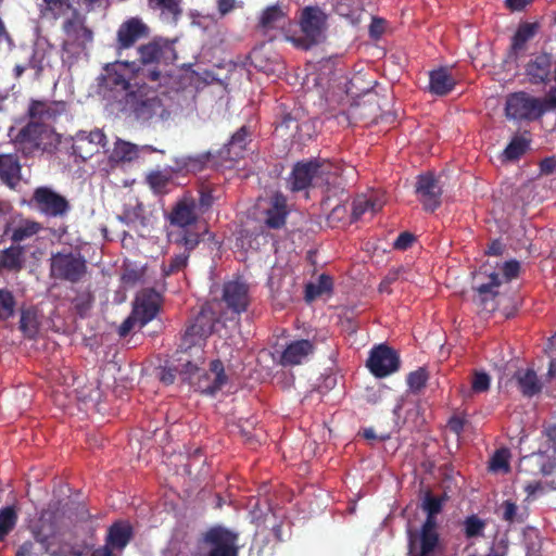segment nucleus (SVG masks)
I'll list each match as a JSON object with an SVG mask.
<instances>
[{
  "label": "nucleus",
  "mask_w": 556,
  "mask_h": 556,
  "mask_svg": "<svg viewBox=\"0 0 556 556\" xmlns=\"http://www.w3.org/2000/svg\"><path fill=\"white\" fill-rule=\"evenodd\" d=\"M66 520H72L67 510L59 503L50 504L38 518L30 521L31 538L20 545L16 556H83L87 549L85 542L71 544L60 540Z\"/></svg>",
  "instance_id": "nucleus-1"
},
{
  "label": "nucleus",
  "mask_w": 556,
  "mask_h": 556,
  "mask_svg": "<svg viewBox=\"0 0 556 556\" xmlns=\"http://www.w3.org/2000/svg\"><path fill=\"white\" fill-rule=\"evenodd\" d=\"M181 362L180 375L197 389L206 394H215L226 383L227 377L224 374V367L219 361L211 363L210 370L203 371L200 367L204 363L203 350L197 348L194 353L181 352L179 356Z\"/></svg>",
  "instance_id": "nucleus-2"
},
{
  "label": "nucleus",
  "mask_w": 556,
  "mask_h": 556,
  "mask_svg": "<svg viewBox=\"0 0 556 556\" xmlns=\"http://www.w3.org/2000/svg\"><path fill=\"white\" fill-rule=\"evenodd\" d=\"M140 67L136 62L116 61L109 63L103 67L99 77L100 92L103 97L117 99L124 94L125 98L130 91H135L140 86L138 79Z\"/></svg>",
  "instance_id": "nucleus-3"
},
{
  "label": "nucleus",
  "mask_w": 556,
  "mask_h": 556,
  "mask_svg": "<svg viewBox=\"0 0 556 556\" xmlns=\"http://www.w3.org/2000/svg\"><path fill=\"white\" fill-rule=\"evenodd\" d=\"M126 106L141 123L157 124L169 117V111L156 91L146 85H140L126 97Z\"/></svg>",
  "instance_id": "nucleus-4"
},
{
  "label": "nucleus",
  "mask_w": 556,
  "mask_h": 556,
  "mask_svg": "<svg viewBox=\"0 0 556 556\" xmlns=\"http://www.w3.org/2000/svg\"><path fill=\"white\" fill-rule=\"evenodd\" d=\"M339 172V166L328 161L298 163L289 178V185L292 191L304 190L308 187H323L334 184Z\"/></svg>",
  "instance_id": "nucleus-5"
},
{
  "label": "nucleus",
  "mask_w": 556,
  "mask_h": 556,
  "mask_svg": "<svg viewBox=\"0 0 556 556\" xmlns=\"http://www.w3.org/2000/svg\"><path fill=\"white\" fill-rule=\"evenodd\" d=\"M519 271V263L516 261L506 262L501 267V273L490 271L484 265L473 277V288L478 292V300L486 311H494L496 305L494 298L497 295V288L503 281L515 278Z\"/></svg>",
  "instance_id": "nucleus-6"
},
{
  "label": "nucleus",
  "mask_w": 556,
  "mask_h": 556,
  "mask_svg": "<svg viewBox=\"0 0 556 556\" xmlns=\"http://www.w3.org/2000/svg\"><path fill=\"white\" fill-rule=\"evenodd\" d=\"M62 25V50L66 58H78L92 42V31L85 25V18L75 10L64 16Z\"/></svg>",
  "instance_id": "nucleus-7"
},
{
  "label": "nucleus",
  "mask_w": 556,
  "mask_h": 556,
  "mask_svg": "<svg viewBox=\"0 0 556 556\" xmlns=\"http://www.w3.org/2000/svg\"><path fill=\"white\" fill-rule=\"evenodd\" d=\"M326 14L317 7H306L301 12L300 26L303 35L285 34V40L299 49L306 50L318 42L325 29Z\"/></svg>",
  "instance_id": "nucleus-8"
},
{
  "label": "nucleus",
  "mask_w": 556,
  "mask_h": 556,
  "mask_svg": "<svg viewBox=\"0 0 556 556\" xmlns=\"http://www.w3.org/2000/svg\"><path fill=\"white\" fill-rule=\"evenodd\" d=\"M161 306V295L154 290L139 292L134 302L131 315L119 327V334L127 336L134 328H142L154 319Z\"/></svg>",
  "instance_id": "nucleus-9"
},
{
  "label": "nucleus",
  "mask_w": 556,
  "mask_h": 556,
  "mask_svg": "<svg viewBox=\"0 0 556 556\" xmlns=\"http://www.w3.org/2000/svg\"><path fill=\"white\" fill-rule=\"evenodd\" d=\"M555 102L553 89L548 100H541L526 92H516L506 100V116L510 119H534L552 109Z\"/></svg>",
  "instance_id": "nucleus-10"
},
{
  "label": "nucleus",
  "mask_w": 556,
  "mask_h": 556,
  "mask_svg": "<svg viewBox=\"0 0 556 556\" xmlns=\"http://www.w3.org/2000/svg\"><path fill=\"white\" fill-rule=\"evenodd\" d=\"M217 313L215 312V304H205L194 321L187 328L181 346L190 353H194L197 348L202 349V341L207 338L214 329V325L217 320Z\"/></svg>",
  "instance_id": "nucleus-11"
},
{
  "label": "nucleus",
  "mask_w": 556,
  "mask_h": 556,
  "mask_svg": "<svg viewBox=\"0 0 556 556\" xmlns=\"http://www.w3.org/2000/svg\"><path fill=\"white\" fill-rule=\"evenodd\" d=\"M50 271L55 279L78 282L86 275L87 264L78 252H59L51 256Z\"/></svg>",
  "instance_id": "nucleus-12"
},
{
  "label": "nucleus",
  "mask_w": 556,
  "mask_h": 556,
  "mask_svg": "<svg viewBox=\"0 0 556 556\" xmlns=\"http://www.w3.org/2000/svg\"><path fill=\"white\" fill-rule=\"evenodd\" d=\"M204 556H237V535L223 528L210 530L204 539Z\"/></svg>",
  "instance_id": "nucleus-13"
},
{
  "label": "nucleus",
  "mask_w": 556,
  "mask_h": 556,
  "mask_svg": "<svg viewBox=\"0 0 556 556\" xmlns=\"http://www.w3.org/2000/svg\"><path fill=\"white\" fill-rule=\"evenodd\" d=\"M33 200L37 210L50 217H62L70 211L68 201L47 187L37 188Z\"/></svg>",
  "instance_id": "nucleus-14"
},
{
  "label": "nucleus",
  "mask_w": 556,
  "mask_h": 556,
  "mask_svg": "<svg viewBox=\"0 0 556 556\" xmlns=\"http://www.w3.org/2000/svg\"><path fill=\"white\" fill-rule=\"evenodd\" d=\"M400 361L396 353L386 345L372 349L367 367L378 378L387 377L399 369Z\"/></svg>",
  "instance_id": "nucleus-15"
},
{
  "label": "nucleus",
  "mask_w": 556,
  "mask_h": 556,
  "mask_svg": "<svg viewBox=\"0 0 556 556\" xmlns=\"http://www.w3.org/2000/svg\"><path fill=\"white\" fill-rule=\"evenodd\" d=\"M415 192L425 210L434 211L440 205L442 188L432 173H425L417 177Z\"/></svg>",
  "instance_id": "nucleus-16"
},
{
  "label": "nucleus",
  "mask_w": 556,
  "mask_h": 556,
  "mask_svg": "<svg viewBox=\"0 0 556 556\" xmlns=\"http://www.w3.org/2000/svg\"><path fill=\"white\" fill-rule=\"evenodd\" d=\"M106 144V137L100 129L80 130L74 138V152L83 160H88L99 153Z\"/></svg>",
  "instance_id": "nucleus-17"
},
{
  "label": "nucleus",
  "mask_w": 556,
  "mask_h": 556,
  "mask_svg": "<svg viewBox=\"0 0 556 556\" xmlns=\"http://www.w3.org/2000/svg\"><path fill=\"white\" fill-rule=\"evenodd\" d=\"M422 508L427 511L428 517L420 533H415L414 535H419L424 540L425 548L428 549L433 543L439 541L435 515L442 508V500L428 494L422 502Z\"/></svg>",
  "instance_id": "nucleus-18"
},
{
  "label": "nucleus",
  "mask_w": 556,
  "mask_h": 556,
  "mask_svg": "<svg viewBox=\"0 0 556 556\" xmlns=\"http://www.w3.org/2000/svg\"><path fill=\"white\" fill-rule=\"evenodd\" d=\"M290 24L287 9L274 3L265 7L257 16V27L264 33L269 34L273 30H282Z\"/></svg>",
  "instance_id": "nucleus-19"
},
{
  "label": "nucleus",
  "mask_w": 556,
  "mask_h": 556,
  "mask_svg": "<svg viewBox=\"0 0 556 556\" xmlns=\"http://www.w3.org/2000/svg\"><path fill=\"white\" fill-rule=\"evenodd\" d=\"M223 300L236 313L245 311L250 300L247 283L240 279L227 281L224 285Z\"/></svg>",
  "instance_id": "nucleus-20"
},
{
  "label": "nucleus",
  "mask_w": 556,
  "mask_h": 556,
  "mask_svg": "<svg viewBox=\"0 0 556 556\" xmlns=\"http://www.w3.org/2000/svg\"><path fill=\"white\" fill-rule=\"evenodd\" d=\"M526 76L531 84H545L553 77V55L541 53L526 65Z\"/></svg>",
  "instance_id": "nucleus-21"
},
{
  "label": "nucleus",
  "mask_w": 556,
  "mask_h": 556,
  "mask_svg": "<svg viewBox=\"0 0 556 556\" xmlns=\"http://www.w3.org/2000/svg\"><path fill=\"white\" fill-rule=\"evenodd\" d=\"M148 33L147 25L137 17L124 22L117 30L118 49H128Z\"/></svg>",
  "instance_id": "nucleus-22"
},
{
  "label": "nucleus",
  "mask_w": 556,
  "mask_h": 556,
  "mask_svg": "<svg viewBox=\"0 0 556 556\" xmlns=\"http://www.w3.org/2000/svg\"><path fill=\"white\" fill-rule=\"evenodd\" d=\"M156 149L151 146H137L131 142L117 139L114 143V148L110 154V162L112 163H124L132 162L138 159L141 154L148 152H155Z\"/></svg>",
  "instance_id": "nucleus-23"
},
{
  "label": "nucleus",
  "mask_w": 556,
  "mask_h": 556,
  "mask_svg": "<svg viewBox=\"0 0 556 556\" xmlns=\"http://www.w3.org/2000/svg\"><path fill=\"white\" fill-rule=\"evenodd\" d=\"M138 53L142 63H153L161 59H175L172 42L165 39L154 40L148 45L141 46Z\"/></svg>",
  "instance_id": "nucleus-24"
},
{
  "label": "nucleus",
  "mask_w": 556,
  "mask_h": 556,
  "mask_svg": "<svg viewBox=\"0 0 556 556\" xmlns=\"http://www.w3.org/2000/svg\"><path fill=\"white\" fill-rule=\"evenodd\" d=\"M314 345L308 340H296L291 342L281 355L283 365H298L303 363L313 353Z\"/></svg>",
  "instance_id": "nucleus-25"
},
{
  "label": "nucleus",
  "mask_w": 556,
  "mask_h": 556,
  "mask_svg": "<svg viewBox=\"0 0 556 556\" xmlns=\"http://www.w3.org/2000/svg\"><path fill=\"white\" fill-rule=\"evenodd\" d=\"M343 92L351 97L352 99L358 98L363 94H367L372 89V81L365 84L364 79L359 75H355L352 79L348 80V78L343 76L336 77L333 80L331 88H341Z\"/></svg>",
  "instance_id": "nucleus-26"
},
{
  "label": "nucleus",
  "mask_w": 556,
  "mask_h": 556,
  "mask_svg": "<svg viewBox=\"0 0 556 556\" xmlns=\"http://www.w3.org/2000/svg\"><path fill=\"white\" fill-rule=\"evenodd\" d=\"M170 222L179 228L192 225L195 222L194 201L188 198L179 201L170 214Z\"/></svg>",
  "instance_id": "nucleus-27"
},
{
  "label": "nucleus",
  "mask_w": 556,
  "mask_h": 556,
  "mask_svg": "<svg viewBox=\"0 0 556 556\" xmlns=\"http://www.w3.org/2000/svg\"><path fill=\"white\" fill-rule=\"evenodd\" d=\"M131 539V527L128 522L118 521L110 527L106 544L110 549L122 551Z\"/></svg>",
  "instance_id": "nucleus-28"
},
{
  "label": "nucleus",
  "mask_w": 556,
  "mask_h": 556,
  "mask_svg": "<svg viewBox=\"0 0 556 556\" xmlns=\"http://www.w3.org/2000/svg\"><path fill=\"white\" fill-rule=\"evenodd\" d=\"M383 204L384 202L377 193L358 195L353 202L352 218L357 220L366 213L374 215L382 208Z\"/></svg>",
  "instance_id": "nucleus-29"
},
{
  "label": "nucleus",
  "mask_w": 556,
  "mask_h": 556,
  "mask_svg": "<svg viewBox=\"0 0 556 556\" xmlns=\"http://www.w3.org/2000/svg\"><path fill=\"white\" fill-rule=\"evenodd\" d=\"M0 178L11 188L18 184L21 179V165L16 155H0Z\"/></svg>",
  "instance_id": "nucleus-30"
},
{
  "label": "nucleus",
  "mask_w": 556,
  "mask_h": 556,
  "mask_svg": "<svg viewBox=\"0 0 556 556\" xmlns=\"http://www.w3.org/2000/svg\"><path fill=\"white\" fill-rule=\"evenodd\" d=\"M37 7L40 16L46 20H58L72 10L70 0H37Z\"/></svg>",
  "instance_id": "nucleus-31"
},
{
  "label": "nucleus",
  "mask_w": 556,
  "mask_h": 556,
  "mask_svg": "<svg viewBox=\"0 0 556 556\" xmlns=\"http://www.w3.org/2000/svg\"><path fill=\"white\" fill-rule=\"evenodd\" d=\"M456 80L447 68H438L430 73V91L437 96L448 93L455 86Z\"/></svg>",
  "instance_id": "nucleus-32"
},
{
  "label": "nucleus",
  "mask_w": 556,
  "mask_h": 556,
  "mask_svg": "<svg viewBox=\"0 0 556 556\" xmlns=\"http://www.w3.org/2000/svg\"><path fill=\"white\" fill-rule=\"evenodd\" d=\"M266 224L270 228H279L285 224L287 216L286 199L282 194H275L270 207L266 210Z\"/></svg>",
  "instance_id": "nucleus-33"
},
{
  "label": "nucleus",
  "mask_w": 556,
  "mask_h": 556,
  "mask_svg": "<svg viewBox=\"0 0 556 556\" xmlns=\"http://www.w3.org/2000/svg\"><path fill=\"white\" fill-rule=\"evenodd\" d=\"M547 435L551 438V445L545 452H539L530 457H525L523 459L535 463L541 467V472L543 476H548L554 471L555 463L554 458L556 455V443L552 438L551 430H548Z\"/></svg>",
  "instance_id": "nucleus-34"
},
{
  "label": "nucleus",
  "mask_w": 556,
  "mask_h": 556,
  "mask_svg": "<svg viewBox=\"0 0 556 556\" xmlns=\"http://www.w3.org/2000/svg\"><path fill=\"white\" fill-rule=\"evenodd\" d=\"M536 31V25L531 23L521 24L511 42V54L517 55L518 53L526 50L527 42L533 38Z\"/></svg>",
  "instance_id": "nucleus-35"
},
{
  "label": "nucleus",
  "mask_w": 556,
  "mask_h": 556,
  "mask_svg": "<svg viewBox=\"0 0 556 556\" xmlns=\"http://www.w3.org/2000/svg\"><path fill=\"white\" fill-rule=\"evenodd\" d=\"M518 386L525 395H533L540 391L541 386L533 370H518L516 374Z\"/></svg>",
  "instance_id": "nucleus-36"
},
{
  "label": "nucleus",
  "mask_w": 556,
  "mask_h": 556,
  "mask_svg": "<svg viewBox=\"0 0 556 556\" xmlns=\"http://www.w3.org/2000/svg\"><path fill=\"white\" fill-rule=\"evenodd\" d=\"M247 144V129L242 127L230 139L225 153V156L230 160H237L243 156V151Z\"/></svg>",
  "instance_id": "nucleus-37"
},
{
  "label": "nucleus",
  "mask_w": 556,
  "mask_h": 556,
  "mask_svg": "<svg viewBox=\"0 0 556 556\" xmlns=\"http://www.w3.org/2000/svg\"><path fill=\"white\" fill-rule=\"evenodd\" d=\"M153 9L161 10L163 18L175 22L180 14V0H150Z\"/></svg>",
  "instance_id": "nucleus-38"
},
{
  "label": "nucleus",
  "mask_w": 556,
  "mask_h": 556,
  "mask_svg": "<svg viewBox=\"0 0 556 556\" xmlns=\"http://www.w3.org/2000/svg\"><path fill=\"white\" fill-rule=\"evenodd\" d=\"M529 148V139L525 136H515L504 150V157L508 161L519 159Z\"/></svg>",
  "instance_id": "nucleus-39"
},
{
  "label": "nucleus",
  "mask_w": 556,
  "mask_h": 556,
  "mask_svg": "<svg viewBox=\"0 0 556 556\" xmlns=\"http://www.w3.org/2000/svg\"><path fill=\"white\" fill-rule=\"evenodd\" d=\"M332 280L329 276L320 275L316 282L306 286V299L313 301L317 296L328 293L331 290Z\"/></svg>",
  "instance_id": "nucleus-40"
},
{
  "label": "nucleus",
  "mask_w": 556,
  "mask_h": 556,
  "mask_svg": "<svg viewBox=\"0 0 556 556\" xmlns=\"http://www.w3.org/2000/svg\"><path fill=\"white\" fill-rule=\"evenodd\" d=\"M509 451L507 448H500L491 457L489 469L494 473H507L509 471Z\"/></svg>",
  "instance_id": "nucleus-41"
},
{
  "label": "nucleus",
  "mask_w": 556,
  "mask_h": 556,
  "mask_svg": "<svg viewBox=\"0 0 556 556\" xmlns=\"http://www.w3.org/2000/svg\"><path fill=\"white\" fill-rule=\"evenodd\" d=\"M169 238L172 241L184 245L187 251L194 249L200 241L199 233L190 231L186 227L179 228L177 232L169 233Z\"/></svg>",
  "instance_id": "nucleus-42"
},
{
  "label": "nucleus",
  "mask_w": 556,
  "mask_h": 556,
  "mask_svg": "<svg viewBox=\"0 0 556 556\" xmlns=\"http://www.w3.org/2000/svg\"><path fill=\"white\" fill-rule=\"evenodd\" d=\"M41 229L40 224L25 219L22 220L12 232V239L14 241H23L35 236Z\"/></svg>",
  "instance_id": "nucleus-43"
},
{
  "label": "nucleus",
  "mask_w": 556,
  "mask_h": 556,
  "mask_svg": "<svg viewBox=\"0 0 556 556\" xmlns=\"http://www.w3.org/2000/svg\"><path fill=\"white\" fill-rule=\"evenodd\" d=\"M490 384L491 377L484 371L477 370L473 372L471 387L468 391L464 392V396H471L473 394L486 392Z\"/></svg>",
  "instance_id": "nucleus-44"
},
{
  "label": "nucleus",
  "mask_w": 556,
  "mask_h": 556,
  "mask_svg": "<svg viewBox=\"0 0 556 556\" xmlns=\"http://www.w3.org/2000/svg\"><path fill=\"white\" fill-rule=\"evenodd\" d=\"M39 320L36 311L26 309L22 312L21 330L28 337H34L38 331Z\"/></svg>",
  "instance_id": "nucleus-45"
},
{
  "label": "nucleus",
  "mask_w": 556,
  "mask_h": 556,
  "mask_svg": "<svg viewBox=\"0 0 556 556\" xmlns=\"http://www.w3.org/2000/svg\"><path fill=\"white\" fill-rule=\"evenodd\" d=\"M500 509L503 519L508 522H522L527 516L525 510H520L518 506L509 500L503 502Z\"/></svg>",
  "instance_id": "nucleus-46"
},
{
  "label": "nucleus",
  "mask_w": 556,
  "mask_h": 556,
  "mask_svg": "<svg viewBox=\"0 0 556 556\" xmlns=\"http://www.w3.org/2000/svg\"><path fill=\"white\" fill-rule=\"evenodd\" d=\"M409 556H430L438 543H433L428 549L425 548L424 540L419 535H414L409 530Z\"/></svg>",
  "instance_id": "nucleus-47"
},
{
  "label": "nucleus",
  "mask_w": 556,
  "mask_h": 556,
  "mask_svg": "<svg viewBox=\"0 0 556 556\" xmlns=\"http://www.w3.org/2000/svg\"><path fill=\"white\" fill-rule=\"evenodd\" d=\"M16 522V513L12 507L0 511V541L12 530Z\"/></svg>",
  "instance_id": "nucleus-48"
},
{
  "label": "nucleus",
  "mask_w": 556,
  "mask_h": 556,
  "mask_svg": "<svg viewBox=\"0 0 556 556\" xmlns=\"http://www.w3.org/2000/svg\"><path fill=\"white\" fill-rule=\"evenodd\" d=\"M206 161L207 157L205 155L182 156L178 160L177 164L179 169L195 173L203 168Z\"/></svg>",
  "instance_id": "nucleus-49"
},
{
  "label": "nucleus",
  "mask_w": 556,
  "mask_h": 556,
  "mask_svg": "<svg viewBox=\"0 0 556 556\" xmlns=\"http://www.w3.org/2000/svg\"><path fill=\"white\" fill-rule=\"evenodd\" d=\"M14 306L13 294L9 290L0 289V318H10L14 313Z\"/></svg>",
  "instance_id": "nucleus-50"
},
{
  "label": "nucleus",
  "mask_w": 556,
  "mask_h": 556,
  "mask_svg": "<svg viewBox=\"0 0 556 556\" xmlns=\"http://www.w3.org/2000/svg\"><path fill=\"white\" fill-rule=\"evenodd\" d=\"M464 527L466 536L475 538L482 535L485 523L477 516H470L465 520Z\"/></svg>",
  "instance_id": "nucleus-51"
},
{
  "label": "nucleus",
  "mask_w": 556,
  "mask_h": 556,
  "mask_svg": "<svg viewBox=\"0 0 556 556\" xmlns=\"http://www.w3.org/2000/svg\"><path fill=\"white\" fill-rule=\"evenodd\" d=\"M0 265L9 269H16L21 265V252L15 249H8L0 257Z\"/></svg>",
  "instance_id": "nucleus-52"
},
{
  "label": "nucleus",
  "mask_w": 556,
  "mask_h": 556,
  "mask_svg": "<svg viewBox=\"0 0 556 556\" xmlns=\"http://www.w3.org/2000/svg\"><path fill=\"white\" fill-rule=\"evenodd\" d=\"M148 182L155 192H162L168 182V176L162 172H155L148 176Z\"/></svg>",
  "instance_id": "nucleus-53"
},
{
  "label": "nucleus",
  "mask_w": 556,
  "mask_h": 556,
  "mask_svg": "<svg viewBox=\"0 0 556 556\" xmlns=\"http://www.w3.org/2000/svg\"><path fill=\"white\" fill-rule=\"evenodd\" d=\"M427 381V374L424 369L413 371L407 377V383L410 390H420Z\"/></svg>",
  "instance_id": "nucleus-54"
},
{
  "label": "nucleus",
  "mask_w": 556,
  "mask_h": 556,
  "mask_svg": "<svg viewBox=\"0 0 556 556\" xmlns=\"http://www.w3.org/2000/svg\"><path fill=\"white\" fill-rule=\"evenodd\" d=\"M241 7L242 2L238 0H216L217 12L220 16H225Z\"/></svg>",
  "instance_id": "nucleus-55"
},
{
  "label": "nucleus",
  "mask_w": 556,
  "mask_h": 556,
  "mask_svg": "<svg viewBox=\"0 0 556 556\" xmlns=\"http://www.w3.org/2000/svg\"><path fill=\"white\" fill-rule=\"evenodd\" d=\"M188 253L184 252V253H180L178 255H176L170 264L168 265V267H165L164 268V274L165 275H169L172 273H175L181 268H184L187 264V261H188Z\"/></svg>",
  "instance_id": "nucleus-56"
},
{
  "label": "nucleus",
  "mask_w": 556,
  "mask_h": 556,
  "mask_svg": "<svg viewBox=\"0 0 556 556\" xmlns=\"http://www.w3.org/2000/svg\"><path fill=\"white\" fill-rule=\"evenodd\" d=\"M142 276L141 269L138 268H126L122 276V281L125 286H134L140 280Z\"/></svg>",
  "instance_id": "nucleus-57"
},
{
  "label": "nucleus",
  "mask_w": 556,
  "mask_h": 556,
  "mask_svg": "<svg viewBox=\"0 0 556 556\" xmlns=\"http://www.w3.org/2000/svg\"><path fill=\"white\" fill-rule=\"evenodd\" d=\"M413 239V235H410L409 232H403L395 240L394 248L399 250H405L412 244Z\"/></svg>",
  "instance_id": "nucleus-58"
},
{
  "label": "nucleus",
  "mask_w": 556,
  "mask_h": 556,
  "mask_svg": "<svg viewBox=\"0 0 556 556\" xmlns=\"http://www.w3.org/2000/svg\"><path fill=\"white\" fill-rule=\"evenodd\" d=\"M179 362V365L177 367H175L174 369L172 368H168V369H163L162 370V374H161V381L165 384H170L174 382V379H175V374L174 371H178L180 374V370L182 368L181 366V362L178 359Z\"/></svg>",
  "instance_id": "nucleus-59"
},
{
  "label": "nucleus",
  "mask_w": 556,
  "mask_h": 556,
  "mask_svg": "<svg viewBox=\"0 0 556 556\" xmlns=\"http://www.w3.org/2000/svg\"><path fill=\"white\" fill-rule=\"evenodd\" d=\"M406 274L404 269H400L397 271L389 274L386 279L380 283L379 290L380 292L388 291V286L397 279H400L401 275Z\"/></svg>",
  "instance_id": "nucleus-60"
},
{
  "label": "nucleus",
  "mask_w": 556,
  "mask_h": 556,
  "mask_svg": "<svg viewBox=\"0 0 556 556\" xmlns=\"http://www.w3.org/2000/svg\"><path fill=\"white\" fill-rule=\"evenodd\" d=\"M447 427L453 433L458 435L464 429V420L460 417L454 416L448 420Z\"/></svg>",
  "instance_id": "nucleus-61"
},
{
  "label": "nucleus",
  "mask_w": 556,
  "mask_h": 556,
  "mask_svg": "<svg viewBox=\"0 0 556 556\" xmlns=\"http://www.w3.org/2000/svg\"><path fill=\"white\" fill-rule=\"evenodd\" d=\"M533 0H506V5L511 11H520L530 4Z\"/></svg>",
  "instance_id": "nucleus-62"
},
{
  "label": "nucleus",
  "mask_w": 556,
  "mask_h": 556,
  "mask_svg": "<svg viewBox=\"0 0 556 556\" xmlns=\"http://www.w3.org/2000/svg\"><path fill=\"white\" fill-rule=\"evenodd\" d=\"M556 168V160L554 157H547L541 163V172L543 174H551Z\"/></svg>",
  "instance_id": "nucleus-63"
},
{
  "label": "nucleus",
  "mask_w": 556,
  "mask_h": 556,
  "mask_svg": "<svg viewBox=\"0 0 556 556\" xmlns=\"http://www.w3.org/2000/svg\"><path fill=\"white\" fill-rule=\"evenodd\" d=\"M526 492L528 493V496H534L539 493H542L543 491V484L541 482L536 483H529L525 488Z\"/></svg>",
  "instance_id": "nucleus-64"
}]
</instances>
